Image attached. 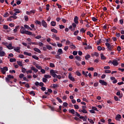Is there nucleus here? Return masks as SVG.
I'll use <instances>...</instances> for the list:
<instances>
[{
	"mask_svg": "<svg viewBox=\"0 0 124 124\" xmlns=\"http://www.w3.org/2000/svg\"><path fill=\"white\" fill-rule=\"evenodd\" d=\"M20 32H21L22 34H28V35H31L32 34L31 31H26V29L23 26L21 27Z\"/></svg>",
	"mask_w": 124,
	"mask_h": 124,
	"instance_id": "1",
	"label": "nucleus"
},
{
	"mask_svg": "<svg viewBox=\"0 0 124 124\" xmlns=\"http://www.w3.org/2000/svg\"><path fill=\"white\" fill-rule=\"evenodd\" d=\"M105 45L107 47L108 51L109 52H111L114 49V46L111 45L109 43H106Z\"/></svg>",
	"mask_w": 124,
	"mask_h": 124,
	"instance_id": "2",
	"label": "nucleus"
},
{
	"mask_svg": "<svg viewBox=\"0 0 124 124\" xmlns=\"http://www.w3.org/2000/svg\"><path fill=\"white\" fill-rule=\"evenodd\" d=\"M7 77V78H5V81L7 83H9L11 79H14V76H11V75H8Z\"/></svg>",
	"mask_w": 124,
	"mask_h": 124,
	"instance_id": "3",
	"label": "nucleus"
},
{
	"mask_svg": "<svg viewBox=\"0 0 124 124\" xmlns=\"http://www.w3.org/2000/svg\"><path fill=\"white\" fill-rule=\"evenodd\" d=\"M1 72H2V74L4 75L6 74V71H8V68L7 67H4L3 68H0Z\"/></svg>",
	"mask_w": 124,
	"mask_h": 124,
	"instance_id": "4",
	"label": "nucleus"
},
{
	"mask_svg": "<svg viewBox=\"0 0 124 124\" xmlns=\"http://www.w3.org/2000/svg\"><path fill=\"white\" fill-rule=\"evenodd\" d=\"M99 83H100V84H101L102 86H107V85H108V83H107L106 81H104V80H99Z\"/></svg>",
	"mask_w": 124,
	"mask_h": 124,
	"instance_id": "5",
	"label": "nucleus"
},
{
	"mask_svg": "<svg viewBox=\"0 0 124 124\" xmlns=\"http://www.w3.org/2000/svg\"><path fill=\"white\" fill-rule=\"evenodd\" d=\"M50 75L53 77V78H57V74H55V72L53 69L50 71Z\"/></svg>",
	"mask_w": 124,
	"mask_h": 124,
	"instance_id": "6",
	"label": "nucleus"
},
{
	"mask_svg": "<svg viewBox=\"0 0 124 124\" xmlns=\"http://www.w3.org/2000/svg\"><path fill=\"white\" fill-rule=\"evenodd\" d=\"M42 25L44 28H47L48 26V24L44 20L42 21Z\"/></svg>",
	"mask_w": 124,
	"mask_h": 124,
	"instance_id": "7",
	"label": "nucleus"
},
{
	"mask_svg": "<svg viewBox=\"0 0 124 124\" xmlns=\"http://www.w3.org/2000/svg\"><path fill=\"white\" fill-rule=\"evenodd\" d=\"M6 47L9 50H12V49H14V46H12V44H9L8 46H6Z\"/></svg>",
	"mask_w": 124,
	"mask_h": 124,
	"instance_id": "8",
	"label": "nucleus"
},
{
	"mask_svg": "<svg viewBox=\"0 0 124 124\" xmlns=\"http://www.w3.org/2000/svg\"><path fill=\"white\" fill-rule=\"evenodd\" d=\"M68 78L72 82H74V81H75V78H74L73 77V76L71 75V74H69Z\"/></svg>",
	"mask_w": 124,
	"mask_h": 124,
	"instance_id": "9",
	"label": "nucleus"
},
{
	"mask_svg": "<svg viewBox=\"0 0 124 124\" xmlns=\"http://www.w3.org/2000/svg\"><path fill=\"white\" fill-rule=\"evenodd\" d=\"M121 119H122V116H121V114H118L116 115L115 117V120L116 121H121Z\"/></svg>",
	"mask_w": 124,
	"mask_h": 124,
	"instance_id": "10",
	"label": "nucleus"
},
{
	"mask_svg": "<svg viewBox=\"0 0 124 124\" xmlns=\"http://www.w3.org/2000/svg\"><path fill=\"white\" fill-rule=\"evenodd\" d=\"M112 63L114 66H117V65L119 64V63H118V61L116 60H113L112 62Z\"/></svg>",
	"mask_w": 124,
	"mask_h": 124,
	"instance_id": "11",
	"label": "nucleus"
},
{
	"mask_svg": "<svg viewBox=\"0 0 124 124\" xmlns=\"http://www.w3.org/2000/svg\"><path fill=\"white\" fill-rule=\"evenodd\" d=\"M78 20L79 19L78 18V16H76L74 19V22L75 24H78V23H79Z\"/></svg>",
	"mask_w": 124,
	"mask_h": 124,
	"instance_id": "12",
	"label": "nucleus"
},
{
	"mask_svg": "<svg viewBox=\"0 0 124 124\" xmlns=\"http://www.w3.org/2000/svg\"><path fill=\"white\" fill-rule=\"evenodd\" d=\"M31 70H33V71H34L35 73H37V72H38V70L35 68L34 66L31 67Z\"/></svg>",
	"mask_w": 124,
	"mask_h": 124,
	"instance_id": "13",
	"label": "nucleus"
},
{
	"mask_svg": "<svg viewBox=\"0 0 124 124\" xmlns=\"http://www.w3.org/2000/svg\"><path fill=\"white\" fill-rule=\"evenodd\" d=\"M20 49H21V47L17 46L16 48H14V50L15 52H17V53H20Z\"/></svg>",
	"mask_w": 124,
	"mask_h": 124,
	"instance_id": "14",
	"label": "nucleus"
},
{
	"mask_svg": "<svg viewBox=\"0 0 124 124\" xmlns=\"http://www.w3.org/2000/svg\"><path fill=\"white\" fill-rule=\"evenodd\" d=\"M76 116L79 118V119H84V116H81V115L77 112H75Z\"/></svg>",
	"mask_w": 124,
	"mask_h": 124,
	"instance_id": "15",
	"label": "nucleus"
},
{
	"mask_svg": "<svg viewBox=\"0 0 124 124\" xmlns=\"http://www.w3.org/2000/svg\"><path fill=\"white\" fill-rule=\"evenodd\" d=\"M58 54H59V55H62L63 54V52H62V48H59L58 50Z\"/></svg>",
	"mask_w": 124,
	"mask_h": 124,
	"instance_id": "16",
	"label": "nucleus"
},
{
	"mask_svg": "<svg viewBox=\"0 0 124 124\" xmlns=\"http://www.w3.org/2000/svg\"><path fill=\"white\" fill-rule=\"evenodd\" d=\"M69 113H71L73 115L75 114V110L74 109H69Z\"/></svg>",
	"mask_w": 124,
	"mask_h": 124,
	"instance_id": "17",
	"label": "nucleus"
},
{
	"mask_svg": "<svg viewBox=\"0 0 124 124\" xmlns=\"http://www.w3.org/2000/svg\"><path fill=\"white\" fill-rule=\"evenodd\" d=\"M14 11L16 13H17V14H19V13H21V11H20V10L19 9H15L14 10Z\"/></svg>",
	"mask_w": 124,
	"mask_h": 124,
	"instance_id": "18",
	"label": "nucleus"
},
{
	"mask_svg": "<svg viewBox=\"0 0 124 124\" xmlns=\"http://www.w3.org/2000/svg\"><path fill=\"white\" fill-rule=\"evenodd\" d=\"M33 50L34 51H35V52H37V53H41V51H40V49H39V48H34Z\"/></svg>",
	"mask_w": 124,
	"mask_h": 124,
	"instance_id": "19",
	"label": "nucleus"
},
{
	"mask_svg": "<svg viewBox=\"0 0 124 124\" xmlns=\"http://www.w3.org/2000/svg\"><path fill=\"white\" fill-rule=\"evenodd\" d=\"M5 52L4 51H0V57H4Z\"/></svg>",
	"mask_w": 124,
	"mask_h": 124,
	"instance_id": "20",
	"label": "nucleus"
},
{
	"mask_svg": "<svg viewBox=\"0 0 124 124\" xmlns=\"http://www.w3.org/2000/svg\"><path fill=\"white\" fill-rule=\"evenodd\" d=\"M46 48L48 49V50H52L53 49V48L52 47V46L49 45H47L46 46Z\"/></svg>",
	"mask_w": 124,
	"mask_h": 124,
	"instance_id": "21",
	"label": "nucleus"
},
{
	"mask_svg": "<svg viewBox=\"0 0 124 124\" xmlns=\"http://www.w3.org/2000/svg\"><path fill=\"white\" fill-rule=\"evenodd\" d=\"M100 56H101V60H106V57H105V56H104V55H103V53L100 54Z\"/></svg>",
	"mask_w": 124,
	"mask_h": 124,
	"instance_id": "22",
	"label": "nucleus"
},
{
	"mask_svg": "<svg viewBox=\"0 0 124 124\" xmlns=\"http://www.w3.org/2000/svg\"><path fill=\"white\" fill-rule=\"evenodd\" d=\"M51 31H52V32H54V33H58V30L55 29H51Z\"/></svg>",
	"mask_w": 124,
	"mask_h": 124,
	"instance_id": "23",
	"label": "nucleus"
},
{
	"mask_svg": "<svg viewBox=\"0 0 124 124\" xmlns=\"http://www.w3.org/2000/svg\"><path fill=\"white\" fill-rule=\"evenodd\" d=\"M32 58H33V59H34V60H36V61H38V60H39V58L36 56V55H33L32 56Z\"/></svg>",
	"mask_w": 124,
	"mask_h": 124,
	"instance_id": "24",
	"label": "nucleus"
},
{
	"mask_svg": "<svg viewBox=\"0 0 124 124\" xmlns=\"http://www.w3.org/2000/svg\"><path fill=\"white\" fill-rule=\"evenodd\" d=\"M10 62H16V59L15 58H11L10 59Z\"/></svg>",
	"mask_w": 124,
	"mask_h": 124,
	"instance_id": "25",
	"label": "nucleus"
},
{
	"mask_svg": "<svg viewBox=\"0 0 124 124\" xmlns=\"http://www.w3.org/2000/svg\"><path fill=\"white\" fill-rule=\"evenodd\" d=\"M44 77L46 79H48V78H51L52 77L49 75H45Z\"/></svg>",
	"mask_w": 124,
	"mask_h": 124,
	"instance_id": "26",
	"label": "nucleus"
},
{
	"mask_svg": "<svg viewBox=\"0 0 124 124\" xmlns=\"http://www.w3.org/2000/svg\"><path fill=\"white\" fill-rule=\"evenodd\" d=\"M76 60H77L78 61H79V62H81V57H80L79 56H76L75 57Z\"/></svg>",
	"mask_w": 124,
	"mask_h": 124,
	"instance_id": "27",
	"label": "nucleus"
},
{
	"mask_svg": "<svg viewBox=\"0 0 124 124\" xmlns=\"http://www.w3.org/2000/svg\"><path fill=\"white\" fill-rule=\"evenodd\" d=\"M114 99L115 100V101H120L121 100L117 96H114Z\"/></svg>",
	"mask_w": 124,
	"mask_h": 124,
	"instance_id": "28",
	"label": "nucleus"
},
{
	"mask_svg": "<svg viewBox=\"0 0 124 124\" xmlns=\"http://www.w3.org/2000/svg\"><path fill=\"white\" fill-rule=\"evenodd\" d=\"M17 63L19 66H23V63L20 61H17Z\"/></svg>",
	"mask_w": 124,
	"mask_h": 124,
	"instance_id": "29",
	"label": "nucleus"
},
{
	"mask_svg": "<svg viewBox=\"0 0 124 124\" xmlns=\"http://www.w3.org/2000/svg\"><path fill=\"white\" fill-rule=\"evenodd\" d=\"M19 26H17L16 27V28L14 30V32H17V31L19 29Z\"/></svg>",
	"mask_w": 124,
	"mask_h": 124,
	"instance_id": "30",
	"label": "nucleus"
},
{
	"mask_svg": "<svg viewBox=\"0 0 124 124\" xmlns=\"http://www.w3.org/2000/svg\"><path fill=\"white\" fill-rule=\"evenodd\" d=\"M50 24L52 27H55V26H56V23L55 21H51Z\"/></svg>",
	"mask_w": 124,
	"mask_h": 124,
	"instance_id": "31",
	"label": "nucleus"
},
{
	"mask_svg": "<svg viewBox=\"0 0 124 124\" xmlns=\"http://www.w3.org/2000/svg\"><path fill=\"white\" fill-rule=\"evenodd\" d=\"M92 109L94 111H96V112H98V110L97 109V108H96V107H92Z\"/></svg>",
	"mask_w": 124,
	"mask_h": 124,
	"instance_id": "32",
	"label": "nucleus"
},
{
	"mask_svg": "<svg viewBox=\"0 0 124 124\" xmlns=\"http://www.w3.org/2000/svg\"><path fill=\"white\" fill-rule=\"evenodd\" d=\"M36 24L37 25H39V26H41L42 25L41 22H40V21H38V20H36Z\"/></svg>",
	"mask_w": 124,
	"mask_h": 124,
	"instance_id": "33",
	"label": "nucleus"
},
{
	"mask_svg": "<svg viewBox=\"0 0 124 124\" xmlns=\"http://www.w3.org/2000/svg\"><path fill=\"white\" fill-rule=\"evenodd\" d=\"M35 66L36 67V68H38V69H42V67H41V66H38V65L37 64H36L35 65Z\"/></svg>",
	"mask_w": 124,
	"mask_h": 124,
	"instance_id": "34",
	"label": "nucleus"
},
{
	"mask_svg": "<svg viewBox=\"0 0 124 124\" xmlns=\"http://www.w3.org/2000/svg\"><path fill=\"white\" fill-rule=\"evenodd\" d=\"M59 87V85L58 84H53V86H51V87L53 88V89H55V88H58Z\"/></svg>",
	"mask_w": 124,
	"mask_h": 124,
	"instance_id": "35",
	"label": "nucleus"
},
{
	"mask_svg": "<svg viewBox=\"0 0 124 124\" xmlns=\"http://www.w3.org/2000/svg\"><path fill=\"white\" fill-rule=\"evenodd\" d=\"M3 17H8L9 16V14H8V12H6L3 15Z\"/></svg>",
	"mask_w": 124,
	"mask_h": 124,
	"instance_id": "36",
	"label": "nucleus"
},
{
	"mask_svg": "<svg viewBox=\"0 0 124 124\" xmlns=\"http://www.w3.org/2000/svg\"><path fill=\"white\" fill-rule=\"evenodd\" d=\"M94 70V68L93 67H89L87 69V70H89V71H93Z\"/></svg>",
	"mask_w": 124,
	"mask_h": 124,
	"instance_id": "37",
	"label": "nucleus"
},
{
	"mask_svg": "<svg viewBox=\"0 0 124 124\" xmlns=\"http://www.w3.org/2000/svg\"><path fill=\"white\" fill-rule=\"evenodd\" d=\"M56 99L58 100V101H59V102L60 103H62V99H61V98H60V97H57L56 98Z\"/></svg>",
	"mask_w": 124,
	"mask_h": 124,
	"instance_id": "38",
	"label": "nucleus"
},
{
	"mask_svg": "<svg viewBox=\"0 0 124 124\" xmlns=\"http://www.w3.org/2000/svg\"><path fill=\"white\" fill-rule=\"evenodd\" d=\"M93 56H95V57H99V53L98 52H94Z\"/></svg>",
	"mask_w": 124,
	"mask_h": 124,
	"instance_id": "39",
	"label": "nucleus"
},
{
	"mask_svg": "<svg viewBox=\"0 0 124 124\" xmlns=\"http://www.w3.org/2000/svg\"><path fill=\"white\" fill-rule=\"evenodd\" d=\"M21 71L22 72H23V73H26V72H27V69H26V68H22Z\"/></svg>",
	"mask_w": 124,
	"mask_h": 124,
	"instance_id": "40",
	"label": "nucleus"
},
{
	"mask_svg": "<svg viewBox=\"0 0 124 124\" xmlns=\"http://www.w3.org/2000/svg\"><path fill=\"white\" fill-rule=\"evenodd\" d=\"M24 19L26 22H28V21H29V16H24Z\"/></svg>",
	"mask_w": 124,
	"mask_h": 124,
	"instance_id": "41",
	"label": "nucleus"
},
{
	"mask_svg": "<svg viewBox=\"0 0 124 124\" xmlns=\"http://www.w3.org/2000/svg\"><path fill=\"white\" fill-rule=\"evenodd\" d=\"M38 45H39V46H40V47H43L44 44L41 42H39L38 44Z\"/></svg>",
	"mask_w": 124,
	"mask_h": 124,
	"instance_id": "42",
	"label": "nucleus"
},
{
	"mask_svg": "<svg viewBox=\"0 0 124 124\" xmlns=\"http://www.w3.org/2000/svg\"><path fill=\"white\" fill-rule=\"evenodd\" d=\"M24 76H25V75H24V74H20L19 76V77L20 79H22V78H24Z\"/></svg>",
	"mask_w": 124,
	"mask_h": 124,
	"instance_id": "43",
	"label": "nucleus"
},
{
	"mask_svg": "<svg viewBox=\"0 0 124 124\" xmlns=\"http://www.w3.org/2000/svg\"><path fill=\"white\" fill-rule=\"evenodd\" d=\"M91 58V55H87L85 56V60H88V59H90Z\"/></svg>",
	"mask_w": 124,
	"mask_h": 124,
	"instance_id": "44",
	"label": "nucleus"
},
{
	"mask_svg": "<svg viewBox=\"0 0 124 124\" xmlns=\"http://www.w3.org/2000/svg\"><path fill=\"white\" fill-rule=\"evenodd\" d=\"M3 29H4L5 30H8V26H7V25H4L3 26Z\"/></svg>",
	"mask_w": 124,
	"mask_h": 124,
	"instance_id": "45",
	"label": "nucleus"
},
{
	"mask_svg": "<svg viewBox=\"0 0 124 124\" xmlns=\"http://www.w3.org/2000/svg\"><path fill=\"white\" fill-rule=\"evenodd\" d=\"M30 94H32V95L34 96L35 95V93L33 91H32L30 92Z\"/></svg>",
	"mask_w": 124,
	"mask_h": 124,
	"instance_id": "46",
	"label": "nucleus"
},
{
	"mask_svg": "<svg viewBox=\"0 0 124 124\" xmlns=\"http://www.w3.org/2000/svg\"><path fill=\"white\" fill-rule=\"evenodd\" d=\"M41 72L43 74H45V73H46V71H45V70L42 69H41Z\"/></svg>",
	"mask_w": 124,
	"mask_h": 124,
	"instance_id": "47",
	"label": "nucleus"
},
{
	"mask_svg": "<svg viewBox=\"0 0 124 124\" xmlns=\"http://www.w3.org/2000/svg\"><path fill=\"white\" fill-rule=\"evenodd\" d=\"M14 37H8L7 39L8 40H12L14 39Z\"/></svg>",
	"mask_w": 124,
	"mask_h": 124,
	"instance_id": "48",
	"label": "nucleus"
},
{
	"mask_svg": "<svg viewBox=\"0 0 124 124\" xmlns=\"http://www.w3.org/2000/svg\"><path fill=\"white\" fill-rule=\"evenodd\" d=\"M82 74H83V75H84V76H85V77H88V74H87L86 73V72L83 71H82Z\"/></svg>",
	"mask_w": 124,
	"mask_h": 124,
	"instance_id": "49",
	"label": "nucleus"
},
{
	"mask_svg": "<svg viewBox=\"0 0 124 124\" xmlns=\"http://www.w3.org/2000/svg\"><path fill=\"white\" fill-rule=\"evenodd\" d=\"M49 66L50 67H55V64L53 63H50Z\"/></svg>",
	"mask_w": 124,
	"mask_h": 124,
	"instance_id": "50",
	"label": "nucleus"
},
{
	"mask_svg": "<svg viewBox=\"0 0 124 124\" xmlns=\"http://www.w3.org/2000/svg\"><path fill=\"white\" fill-rule=\"evenodd\" d=\"M68 105V104H67V103L66 102H64L63 103V106H64V107H67Z\"/></svg>",
	"mask_w": 124,
	"mask_h": 124,
	"instance_id": "51",
	"label": "nucleus"
},
{
	"mask_svg": "<svg viewBox=\"0 0 124 124\" xmlns=\"http://www.w3.org/2000/svg\"><path fill=\"white\" fill-rule=\"evenodd\" d=\"M77 54H78V52H77V51H74L73 52V55H74V56H76Z\"/></svg>",
	"mask_w": 124,
	"mask_h": 124,
	"instance_id": "52",
	"label": "nucleus"
},
{
	"mask_svg": "<svg viewBox=\"0 0 124 124\" xmlns=\"http://www.w3.org/2000/svg\"><path fill=\"white\" fill-rule=\"evenodd\" d=\"M92 20L93 21V22H97V19L94 17H92Z\"/></svg>",
	"mask_w": 124,
	"mask_h": 124,
	"instance_id": "53",
	"label": "nucleus"
},
{
	"mask_svg": "<svg viewBox=\"0 0 124 124\" xmlns=\"http://www.w3.org/2000/svg\"><path fill=\"white\" fill-rule=\"evenodd\" d=\"M56 5L57 6H58V8H59V9H61V8H62V5L59 4V3H56Z\"/></svg>",
	"mask_w": 124,
	"mask_h": 124,
	"instance_id": "54",
	"label": "nucleus"
},
{
	"mask_svg": "<svg viewBox=\"0 0 124 124\" xmlns=\"http://www.w3.org/2000/svg\"><path fill=\"white\" fill-rule=\"evenodd\" d=\"M55 58H56V59H58V60L61 59V56H60V55H59V54H58V55H56L55 56Z\"/></svg>",
	"mask_w": 124,
	"mask_h": 124,
	"instance_id": "55",
	"label": "nucleus"
},
{
	"mask_svg": "<svg viewBox=\"0 0 124 124\" xmlns=\"http://www.w3.org/2000/svg\"><path fill=\"white\" fill-rule=\"evenodd\" d=\"M41 90L43 91V92H45V91H46V87H44L42 86L41 88Z\"/></svg>",
	"mask_w": 124,
	"mask_h": 124,
	"instance_id": "56",
	"label": "nucleus"
},
{
	"mask_svg": "<svg viewBox=\"0 0 124 124\" xmlns=\"http://www.w3.org/2000/svg\"><path fill=\"white\" fill-rule=\"evenodd\" d=\"M116 36L118 38L120 37L121 36V33L116 32Z\"/></svg>",
	"mask_w": 124,
	"mask_h": 124,
	"instance_id": "57",
	"label": "nucleus"
},
{
	"mask_svg": "<svg viewBox=\"0 0 124 124\" xmlns=\"http://www.w3.org/2000/svg\"><path fill=\"white\" fill-rule=\"evenodd\" d=\"M74 108L75 109H79V106H78L77 105H74Z\"/></svg>",
	"mask_w": 124,
	"mask_h": 124,
	"instance_id": "58",
	"label": "nucleus"
},
{
	"mask_svg": "<svg viewBox=\"0 0 124 124\" xmlns=\"http://www.w3.org/2000/svg\"><path fill=\"white\" fill-rule=\"evenodd\" d=\"M79 33V31H75L74 32V35H77Z\"/></svg>",
	"mask_w": 124,
	"mask_h": 124,
	"instance_id": "59",
	"label": "nucleus"
},
{
	"mask_svg": "<svg viewBox=\"0 0 124 124\" xmlns=\"http://www.w3.org/2000/svg\"><path fill=\"white\" fill-rule=\"evenodd\" d=\"M105 73H111V71L110 70H106L105 71Z\"/></svg>",
	"mask_w": 124,
	"mask_h": 124,
	"instance_id": "60",
	"label": "nucleus"
},
{
	"mask_svg": "<svg viewBox=\"0 0 124 124\" xmlns=\"http://www.w3.org/2000/svg\"><path fill=\"white\" fill-rule=\"evenodd\" d=\"M97 50L98 51H101V50H102V47L101 46H98L97 47Z\"/></svg>",
	"mask_w": 124,
	"mask_h": 124,
	"instance_id": "61",
	"label": "nucleus"
},
{
	"mask_svg": "<svg viewBox=\"0 0 124 124\" xmlns=\"http://www.w3.org/2000/svg\"><path fill=\"white\" fill-rule=\"evenodd\" d=\"M47 78H43V82H44V83H46V82H47Z\"/></svg>",
	"mask_w": 124,
	"mask_h": 124,
	"instance_id": "62",
	"label": "nucleus"
},
{
	"mask_svg": "<svg viewBox=\"0 0 124 124\" xmlns=\"http://www.w3.org/2000/svg\"><path fill=\"white\" fill-rule=\"evenodd\" d=\"M76 74L78 76H81V73L78 71L76 72Z\"/></svg>",
	"mask_w": 124,
	"mask_h": 124,
	"instance_id": "63",
	"label": "nucleus"
},
{
	"mask_svg": "<svg viewBox=\"0 0 124 124\" xmlns=\"http://www.w3.org/2000/svg\"><path fill=\"white\" fill-rule=\"evenodd\" d=\"M104 69H110V66H107L104 67Z\"/></svg>",
	"mask_w": 124,
	"mask_h": 124,
	"instance_id": "64",
	"label": "nucleus"
}]
</instances>
